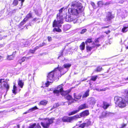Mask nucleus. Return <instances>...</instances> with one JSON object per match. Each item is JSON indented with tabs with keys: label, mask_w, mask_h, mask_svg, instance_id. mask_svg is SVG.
I'll return each instance as SVG.
<instances>
[{
	"label": "nucleus",
	"mask_w": 128,
	"mask_h": 128,
	"mask_svg": "<svg viewBox=\"0 0 128 128\" xmlns=\"http://www.w3.org/2000/svg\"><path fill=\"white\" fill-rule=\"evenodd\" d=\"M90 91L89 89H88L85 92L84 94L82 96V98H85L87 97L89 95V92Z\"/></svg>",
	"instance_id": "obj_22"
},
{
	"label": "nucleus",
	"mask_w": 128,
	"mask_h": 128,
	"mask_svg": "<svg viewBox=\"0 0 128 128\" xmlns=\"http://www.w3.org/2000/svg\"><path fill=\"white\" fill-rule=\"evenodd\" d=\"M127 96H125L124 99L118 96H115L114 100L116 104H117L119 107L123 108L128 104V90L126 92Z\"/></svg>",
	"instance_id": "obj_4"
},
{
	"label": "nucleus",
	"mask_w": 128,
	"mask_h": 128,
	"mask_svg": "<svg viewBox=\"0 0 128 128\" xmlns=\"http://www.w3.org/2000/svg\"><path fill=\"white\" fill-rule=\"evenodd\" d=\"M118 14L122 18H123L127 16V12L124 9L120 10H118Z\"/></svg>",
	"instance_id": "obj_10"
},
{
	"label": "nucleus",
	"mask_w": 128,
	"mask_h": 128,
	"mask_svg": "<svg viewBox=\"0 0 128 128\" xmlns=\"http://www.w3.org/2000/svg\"><path fill=\"white\" fill-rule=\"evenodd\" d=\"M46 44V43L44 42L42 43H41L39 45V47H42Z\"/></svg>",
	"instance_id": "obj_43"
},
{
	"label": "nucleus",
	"mask_w": 128,
	"mask_h": 128,
	"mask_svg": "<svg viewBox=\"0 0 128 128\" xmlns=\"http://www.w3.org/2000/svg\"><path fill=\"white\" fill-rule=\"evenodd\" d=\"M32 16V15L31 14H29L27 15L26 16V17L25 18H26V21H27L28 20V18H31Z\"/></svg>",
	"instance_id": "obj_36"
},
{
	"label": "nucleus",
	"mask_w": 128,
	"mask_h": 128,
	"mask_svg": "<svg viewBox=\"0 0 128 128\" xmlns=\"http://www.w3.org/2000/svg\"><path fill=\"white\" fill-rule=\"evenodd\" d=\"M99 42V41L98 39H97L95 40V41L93 43V44L94 45V46H96V47H98L100 45V44H96V43H98Z\"/></svg>",
	"instance_id": "obj_27"
},
{
	"label": "nucleus",
	"mask_w": 128,
	"mask_h": 128,
	"mask_svg": "<svg viewBox=\"0 0 128 128\" xmlns=\"http://www.w3.org/2000/svg\"><path fill=\"white\" fill-rule=\"evenodd\" d=\"M90 4L94 8H96L95 6V4L94 2H91L90 3Z\"/></svg>",
	"instance_id": "obj_44"
},
{
	"label": "nucleus",
	"mask_w": 128,
	"mask_h": 128,
	"mask_svg": "<svg viewBox=\"0 0 128 128\" xmlns=\"http://www.w3.org/2000/svg\"><path fill=\"white\" fill-rule=\"evenodd\" d=\"M98 76L96 75L91 76V78L90 79V80L95 81L97 78Z\"/></svg>",
	"instance_id": "obj_29"
},
{
	"label": "nucleus",
	"mask_w": 128,
	"mask_h": 128,
	"mask_svg": "<svg viewBox=\"0 0 128 128\" xmlns=\"http://www.w3.org/2000/svg\"><path fill=\"white\" fill-rule=\"evenodd\" d=\"M38 18H34L33 19V20L34 21H36L38 20Z\"/></svg>",
	"instance_id": "obj_60"
},
{
	"label": "nucleus",
	"mask_w": 128,
	"mask_h": 128,
	"mask_svg": "<svg viewBox=\"0 0 128 128\" xmlns=\"http://www.w3.org/2000/svg\"><path fill=\"white\" fill-rule=\"evenodd\" d=\"M60 70H58V68H55L54 70L49 73L47 76V82L46 83V86L48 87L49 85V83L53 82L54 80L55 77L59 76L60 74Z\"/></svg>",
	"instance_id": "obj_2"
},
{
	"label": "nucleus",
	"mask_w": 128,
	"mask_h": 128,
	"mask_svg": "<svg viewBox=\"0 0 128 128\" xmlns=\"http://www.w3.org/2000/svg\"><path fill=\"white\" fill-rule=\"evenodd\" d=\"M109 26H105L104 27H101V29H102L104 28H108L109 27Z\"/></svg>",
	"instance_id": "obj_52"
},
{
	"label": "nucleus",
	"mask_w": 128,
	"mask_h": 128,
	"mask_svg": "<svg viewBox=\"0 0 128 128\" xmlns=\"http://www.w3.org/2000/svg\"><path fill=\"white\" fill-rule=\"evenodd\" d=\"M124 2V0H121L119 2V3L121 4H122Z\"/></svg>",
	"instance_id": "obj_62"
},
{
	"label": "nucleus",
	"mask_w": 128,
	"mask_h": 128,
	"mask_svg": "<svg viewBox=\"0 0 128 128\" xmlns=\"http://www.w3.org/2000/svg\"><path fill=\"white\" fill-rule=\"evenodd\" d=\"M74 98L77 99H80L81 98L82 96L80 94H77L76 93L74 94Z\"/></svg>",
	"instance_id": "obj_20"
},
{
	"label": "nucleus",
	"mask_w": 128,
	"mask_h": 128,
	"mask_svg": "<svg viewBox=\"0 0 128 128\" xmlns=\"http://www.w3.org/2000/svg\"><path fill=\"white\" fill-rule=\"evenodd\" d=\"M26 18H24L23 20L20 22V24L21 26L24 25L26 22Z\"/></svg>",
	"instance_id": "obj_37"
},
{
	"label": "nucleus",
	"mask_w": 128,
	"mask_h": 128,
	"mask_svg": "<svg viewBox=\"0 0 128 128\" xmlns=\"http://www.w3.org/2000/svg\"><path fill=\"white\" fill-rule=\"evenodd\" d=\"M79 116H64L62 119V120L64 122H71L73 120L76 118H80Z\"/></svg>",
	"instance_id": "obj_8"
},
{
	"label": "nucleus",
	"mask_w": 128,
	"mask_h": 128,
	"mask_svg": "<svg viewBox=\"0 0 128 128\" xmlns=\"http://www.w3.org/2000/svg\"><path fill=\"white\" fill-rule=\"evenodd\" d=\"M59 106V104L58 103L56 104H54L53 107L54 108H57Z\"/></svg>",
	"instance_id": "obj_45"
},
{
	"label": "nucleus",
	"mask_w": 128,
	"mask_h": 128,
	"mask_svg": "<svg viewBox=\"0 0 128 128\" xmlns=\"http://www.w3.org/2000/svg\"><path fill=\"white\" fill-rule=\"evenodd\" d=\"M111 3H111V2H106V4H109Z\"/></svg>",
	"instance_id": "obj_64"
},
{
	"label": "nucleus",
	"mask_w": 128,
	"mask_h": 128,
	"mask_svg": "<svg viewBox=\"0 0 128 128\" xmlns=\"http://www.w3.org/2000/svg\"><path fill=\"white\" fill-rule=\"evenodd\" d=\"M3 57L0 56V61H2L3 60Z\"/></svg>",
	"instance_id": "obj_54"
},
{
	"label": "nucleus",
	"mask_w": 128,
	"mask_h": 128,
	"mask_svg": "<svg viewBox=\"0 0 128 128\" xmlns=\"http://www.w3.org/2000/svg\"><path fill=\"white\" fill-rule=\"evenodd\" d=\"M98 6H101L103 5V2L102 1H99L97 3Z\"/></svg>",
	"instance_id": "obj_38"
},
{
	"label": "nucleus",
	"mask_w": 128,
	"mask_h": 128,
	"mask_svg": "<svg viewBox=\"0 0 128 128\" xmlns=\"http://www.w3.org/2000/svg\"><path fill=\"white\" fill-rule=\"evenodd\" d=\"M88 108V106L85 103L82 104L79 107L78 110H74L73 111L69 112L68 114V115L70 116L72 115L77 113L80 110L86 109Z\"/></svg>",
	"instance_id": "obj_7"
},
{
	"label": "nucleus",
	"mask_w": 128,
	"mask_h": 128,
	"mask_svg": "<svg viewBox=\"0 0 128 128\" xmlns=\"http://www.w3.org/2000/svg\"><path fill=\"white\" fill-rule=\"evenodd\" d=\"M39 46H36V47L34 48V50H35V51L38 49L39 48Z\"/></svg>",
	"instance_id": "obj_53"
},
{
	"label": "nucleus",
	"mask_w": 128,
	"mask_h": 128,
	"mask_svg": "<svg viewBox=\"0 0 128 128\" xmlns=\"http://www.w3.org/2000/svg\"><path fill=\"white\" fill-rule=\"evenodd\" d=\"M110 106V104L106 102H103V108L104 109H107Z\"/></svg>",
	"instance_id": "obj_19"
},
{
	"label": "nucleus",
	"mask_w": 128,
	"mask_h": 128,
	"mask_svg": "<svg viewBox=\"0 0 128 128\" xmlns=\"http://www.w3.org/2000/svg\"><path fill=\"white\" fill-rule=\"evenodd\" d=\"M63 85L61 84L58 86L57 90H53V92L54 94H56V96H58L60 92L61 94L64 96L66 99L68 100H70L72 99V97L70 95L67 94L70 92V91H64L62 86Z\"/></svg>",
	"instance_id": "obj_3"
},
{
	"label": "nucleus",
	"mask_w": 128,
	"mask_h": 128,
	"mask_svg": "<svg viewBox=\"0 0 128 128\" xmlns=\"http://www.w3.org/2000/svg\"><path fill=\"white\" fill-rule=\"evenodd\" d=\"M4 87L6 90V92H7L9 88V85L6 82L4 84Z\"/></svg>",
	"instance_id": "obj_25"
},
{
	"label": "nucleus",
	"mask_w": 128,
	"mask_h": 128,
	"mask_svg": "<svg viewBox=\"0 0 128 128\" xmlns=\"http://www.w3.org/2000/svg\"><path fill=\"white\" fill-rule=\"evenodd\" d=\"M20 1H21V3L22 4V3L24 2L25 0H18Z\"/></svg>",
	"instance_id": "obj_61"
},
{
	"label": "nucleus",
	"mask_w": 128,
	"mask_h": 128,
	"mask_svg": "<svg viewBox=\"0 0 128 128\" xmlns=\"http://www.w3.org/2000/svg\"><path fill=\"white\" fill-rule=\"evenodd\" d=\"M85 126H86L84 123L81 124L79 126V127L82 128H84Z\"/></svg>",
	"instance_id": "obj_41"
},
{
	"label": "nucleus",
	"mask_w": 128,
	"mask_h": 128,
	"mask_svg": "<svg viewBox=\"0 0 128 128\" xmlns=\"http://www.w3.org/2000/svg\"><path fill=\"white\" fill-rule=\"evenodd\" d=\"M91 122L89 120H86L84 123L86 126L88 127L91 124Z\"/></svg>",
	"instance_id": "obj_23"
},
{
	"label": "nucleus",
	"mask_w": 128,
	"mask_h": 128,
	"mask_svg": "<svg viewBox=\"0 0 128 128\" xmlns=\"http://www.w3.org/2000/svg\"><path fill=\"white\" fill-rule=\"evenodd\" d=\"M54 119V118H52L50 119H46L44 122H41V124L44 128H48L49 127L50 125L53 122V120Z\"/></svg>",
	"instance_id": "obj_6"
},
{
	"label": "nucleus",
	"mask_w": 128,
	"mask_h": 128,
	"mask_svg": "<svg viewBox=\"0 0 128 128\" xmlns=\"http://www.w3.org/2000/svg\"><path fill=\"white\" fill-rule=\"evenodd\" d=\"M71 66V64L70 63H66L64 64L62 66V67H58V70H60V74L61 75V72L62 71L64 70V73H65L66 72L68 71L69 69Z\"/></svg>",
	"instance_id": "obj_9"
},
{
	"label": "nucleus",
	"mask_w": 128,
	"mask_h": 128,
	"mask_svg": "<svg viewBox=\"0 0 128 128\" xmlns=\"http://www.w3.org/2000/svg\"><path fill=\"white\" fill-rule=\"evenodd\" d=\"M114 16L110 12H108L106 16L107 20H110L114 18Z\"/></svg>",
	"instance_id": "obj_16"
},
{
	"label": "nucleus",
	"mask_w": 128,
	"mask_h": 128,
	"mask_svg": "<svg viewBox=\"0 0 128 128\" xmlns=\"http://www.w3.org/2000/svg\"><path fill=\"white\" fill-rule=\"evenodd\" d=\"M20 126L19 125H16V126H15L14 128H19Z\"/></svg>",
	"instance_id": "obj_57"
},
{
	"label": "nucleus",
	"mask_w": 128,
	"mask_h": 128,
	"mask_svg": "<svg viewBox=\"0 0 128 128\" xmlns=\"http://www.w3.org/2000/svg\"><path fill=\"white\" fill-rule=\"evenodd\" d=\"M16 87L15 85L14 86L13 88V90H12V92L14 94H16Z\"/></svg>",
	"instance_id": "obj_33"
},
{
	"label": "nucleus",
	"mask_w": 128,
	"mask_h": 128,
	"mask_svg": "<svg viewBox=\"0 0 128 128\" xmlns=\"http://www.w3.org/2000/svg\"><path fill=\"white\" fill-rule=\"evenodd\" d=\"M35 12L36 14L38 16H39L41 14L42 10L40 8H39L38 10H36Z\"/></svg>",
	"instance_id": "obj_21"
},
{
	"label": "nucleus",
	"mask_w": 128,
	"mask_h": 128,
	"mask_svg": "<svg viewBox=\"0 0 128 128\" xmlns=\"http://www.w3.org/2000/svg\"><path fill=\"white\" fill-rule=\"evenodd\" d=\"M89 112L88 110H86L81 113L80 114V116L81 117H84L86 116L89 114Z\"/></svg>",
	"instance_id": "obj_13"
},
{
	"label": "nucleus",
	"mask_w": 128,
	"mask_h": 128,
	"mask_svg": "<svg viewBox=\"0 0 128 128\" xmlns=\"http://www.w3.org/2000/svg\"><path fill=\"white\" fill-rule=\"evenodd\" d=\"M20 46L23 47H27L30 45V44L28 42H21L20 44Z\"/></svg>",
	"instance_id": "obj_14"
},
{
	"label": "nucleus",
	"mask_w": 128,
	"mask_h": 128,
	"mask_svg": "<svg viewBox=\"0 0 128 128\" xmlns=\"http://www.w3.org/2000/svg\"><path fill=\"white\" fill-rule=\"evenodd\" d=\"M85 43L84 42H82L80 46V48L82 50H83L85 48Z\"/></svg>",
	"instance_id": "obj_26"
},
{
	"label": "nucleus",
	"mask_w": 128,
	"mask_h": 128,
	"mask_svg": "<svg viewBox=\"0 0 128 128\" xmlns=\"http://www.w3.org/2000/svg\"><path fill=\"white\" fill-rule=\"evenodd\" d=\"M95 47H96V46H95L94 45L93 46H92V47H90V50H92L93 49V48H94Z\"/></svg>",
	"instance_id": "obj_55"
},
{
	"label": "nucleus",
	"mask_w": 128,
	"mask_h": 128,
	"mask_svg": "<svg viewBox=\"0 0 128 128\" xmlns=\"http://www.w3.org/2000/svg\"><path fill=\"white\" fill-rule=\"evenodd\" d=\"M95 47H96V46H95L94 45L93 46H92V47H90V50H92L93 49V48H94Z\"/></svg>",
	"instance_id": "obj_56"
},
{
	"label": "nucleus",
	"mask_w": 128,
	"mask_h": 128,
	"mask_svg": "<svg viewBox=\"0 0 128 128\" xmlns=\"http://www.w3.org/2000/svg\"><path fill=\"white\" fill-rule=\"evenodd\" d=\"M69 5L71 6V8H69L68 9L70 15H66L65 20L67 22H71L74 20V21H75L74 22V23H77L78 19L74 18L70 15L77 16L79 13L83 10L82 4L80 2H73Z\"/></svg>",
	"instance_id": "obj_1"
},
{
	"label": "nucleus",
	"mask_w": 128,
	"mask_h": 128,
	"mask_svg": "<svg viewBox=\"0 0 128 128\" xmlns=\"http://www.w3.org/2000/svg\"><path fill=\"white\" fill-rule=\"evenodd\" d=\"M87 31V29H84L82 30L81 32H80V33L81 34H84L85 32Z\"/></svg>",
	"instance_id": "obj_39"
},
{
	"label": "nucleus",
	"mask_w": 128,
	"mask_h": 128,
	"mask_svg": "<svg viewBox=\"0 0 128 128\" xmlns=\"http://www.w3.org/2000/svg\"><path fill=\"white\" fill-rule=\"evenodd\" d=\"M47 103V101L46 100H43L41 101L40 102V104L42 105H46Z\"/></svg>",
	"instance_id": "obj_30"
},
{
	"label": "nucleus",
	"mask_w": 128,
	"mask_h": 128,
	"mask_svg": "<svg viewBox=\"0 0 128 128\" xmlns=\"http://www.w3.org/2000/svg\"><path fill=\"white\" fill-rule=\"evenodd\" d=\"M92 39L88 38L87 40L85 42V43L86 45H87L88 43L92 42Z\"/></svg>",
	"instance_id": "obj_31"
},
{
	"label": "nucleus",
	"mask_w": 128,
	"mask_h": 128,
	"mask_svg": "<svg viewBox=\"0 0 128 128\" xmlns=\"http://www.w3.org/2000/svg\"><path fill=\"white\" fill-rule=\"evenodd\" d=\"M110 113V112L107 111L103 112H102L101 115L100 116V118H103L108 116Z\"/></svg>",
	"instance_id": "obj_12"
},
{
	"label": "nucleus",
	"mask_w": 128,
	"mask_h": 128,
	"mask_svg": "<svg viewBox=\"0 0 128 128\" xmlns=\"http://www.w3.org/2000/svg\"><path fill=\"white\" fill-rule=\"evenodd\" d=\"M14 56L11 55L10 56H8L7 58L8 60H13L14 58Z\"/></svg>",
	"instance_id": "obj_28"
},
{
	"label": "nucleus",
	"mask_w": 128,
	"mask_h": 128,
	"mask_svg": "<svg viewBox=\"0 0 128 128\" xmlns=\"http://www.w3.org/2000/svg\"><path fill=\"white\" fill-rule=\"evenodd\" d=\"M36 124H34L30 125L28 128H34L36 126Z\"/></svg>",
	"instance_id": "obj_42"
},
{
	"label": "nucleus",
	"mask_w": 128,
	"mask_h": 128,
	"mask_svg": "<svg viewBox=\"0 0 128 128\" xmlns=\"http://www.w3.org/2000/svg\"><path fill=\"white\" fill-rule=\"evenodd\" d=\"M35 51L34 50H29L30 52L32 54H34L35 52Z\"/></svg>",
	"instance_id": "obj_46"
},
{
	"label": "nucleus",
	"mask_w": 128,
	"mask_h": 128,
	"mask_svg": "<svg viewBox=\"0 0 128 128\" xmlns=\"http://www.w3.org/2000/svg\"><path fill=\"white\" fill-rule=\"evenodd\" d=\"M71 28V26L68 24H65L64 26L63 29L64 31H66L70 29Z\"/></svg>",
	"instance_id": "obj_15"
},
{
	"label": "nucleus",
	"mask_w": 128,
	"mask_h": 128,
	"mask_svg": "<svg viewBox=\"0 0 128 128\" xmlns=\"http://www.w3.org/2000/svg\"><path fill=\"white\" fill-rule=\"evenodd\" d=\"M18 85L21 88H22L24 85V82L22 80H20V78L18 79Z\"/></svg>",
	"instance_id": "obj_17"
},
{
	"label": "nucleus",
	"mask_w": 128,
	"mask_h": 128,
	"mask_svg": "<svg viewBox=\"0 0 128 128\" xmlns=\"http://www.w3.org/2000/svg\"><path fill=\"white\" fill-rule=\"evenodd\" d=\"M48 40L49 42H50L52 40V38L50 36H48Z\"/></svg>",
	"instance_id": "obj_49"
},
{
	"label": "nucleus",
	"mask_w": 128,
	"mask_h": 128,
	"mask_svg": "<svg viewBox=\"0 0 128 128\" xmlns=\"http://www.w3.org/2000/svg\"><path fill=\"white\" fill-rule=\"evenodd\" d=\"M102 67L99 66L97 68V69L96 70V71L97 72H100L102 70Z\"/></svg>",
	"instance_id": "obj_40"
},
{
	"label": "nucleus",
	"mask_w": 128,
	"mask_h": 128,
	"mask_svg": "<svg viewBox=\"0 0 128 128\" xmlns=\"http://www.w3.org/2000/svg\"><path fill=\"white\" fill-rule=\"evenodd\" d=\"M34 128H41L39 124H38L36 125V126Z\"/></svg>",
	"instance_id": "obj_47"
},
{
	"label": "nucleus",
	"mask_w": 128,
	"mask_h": 128,
	"mask_svg": "<svg viewBox=\"0 0 128 128\" xmlns=\"http://www.w3.org/2000/svg\"><path fill=\"white\" fill-rule=\"evenodd\" d=\"M26 58L25 57H24L22 58L21 59V60L22 61V62H24L25 61V59Z\"/></svg>",
	"instance_id": "obj_50"
},
{
	"label": "nucleus",
	"mask_w": 128,
	"mask_h": 128,
	"mask_svg": "<svg viewBox=\"0 0 128 128\" xmlns=\"http://www.w3.org/2000/svg\"><path fill=\"white\" fill-rule=\"evenodd\" d=\"M110 30H108L107 31H106L104 32V33H106V34H108L109 33H110Z\"/></svg>",
	"instance_id": "obj_51"
},
{
	"label": "nucleus",
	"mask_w": 128,
	"mask_h": 128,
	"mask_svg": "<svg viewBox=\"0 0 128 128\" xmlns=\"http://www.w3.org/2000/svg\"><path fill=\"white\" fill-rule=\"evenodd\" d=\"M4 80V79H0V83H1L2 82V80Z\"/></svg>",
	"instance_id": "obj_63"
},
{
	"label": "nucleus",
	"mask_w": 128,
	"mask_h": 128,
	"mask_svg": "<svg viewBox=\"0 0 128 128\" xmlns=\"http://www.w3.org/2000/svg\"><path fill=\"white\" fill-rule=\"evenodd\" d=\"M64 8H61L59 10V13L57 14V20H55L53 23V27H58L60 24H62L63 22V18L62 13Z\"/></svg>",
	"instance_id": "obj_5"
},
{
	"label": "nucleus",
	"mask_w": 128,
	"mask_h": 128,
	"mask_svg": "<svg viewBox=\"0 0 128 128\" xmlns=\"http://www.w3.org/2000/svg\"><path fill=\"white\" fill-rule=\"evenodd\" d=\"M128 30V25L126 24L123 26V28L122 30V32H126Z\"/></svg>",
	"instance_id": "obj_18"
},
{
	"label": "nucleus",
	"mask_w": 128,
	"mask_h": 128,
	"mask_svg": "<svg viewBox=\"0 0 128 128\" xmlns=\"http://www.w3.org/2000/svg\"><path fill=\"white\" fill-rule=\"evenodd\" d=\"M126 124H122V128H123L125 126H126Z\"/></svg>",
	"instance_id": "obj_58"
},
{
	"label": "nucleus",
	"mask_w": 128,
	"mask_h": 128,
	"mask_svg": "<svg viewBox=\"0 0 128 128\" xmlns=\"http://www.w3.org/2000/svg\"><path fill=\"white\" fill-rule=\"evenodd\" d=\"M64 49H63L60 51V52L59 54V56L58 58V59L59 58L60 56H62L63 54V52H64Z\"/></svg>",
	"instance_id": "obj_34"
},
{
	"label": "nucleus",
	"mask_w": 128,
	"mask_h": 128,
	"mask_svg": "<svg viewBox=\"0 0 128 128\" xmlns=\"http://www.w3.org/2000/svg\"><path fill=\"white\" fill-rule=\"evenodd\" d=\"M86 49L88 51H90V47L88 46H86Z\"/></svg>",
	"instance_id": "obj_48"
},
{
	"label": "nucleus",
	"mask_w": 128,
	"mask_h": 128,
	"mask_svg": "<svg viewBox=\"0 0 128 128\" xmlns=\"http://www.w3.org/2000/svg\"><path fill=\"white\" fill-rule=\"evenodd\" d=\"M38 108L36 106H35L33 107H32L30 109L28 110V112H32L38 109Z\"/></svg>",
	"instance_id": "obj_24"
},
{
	"label": "nucleus",
	"mask_w": 128,
	"mask_h": 128,
	"mask_svg": "<svg viewBox=\"0 0 128 128\" xmlns=\"http://www.w3.org/2000/svg\"><path fill=\"white\" fill-rule=\"evenodd\" d=\"M53 31L54 32L56 31L58 32H61V30L58 28H54L53 30Z\"/></svg>",
	"instance_id": "obj_32"
},
{
	"label": "nucleus",
	"mask_w": 128,
	"mask_h": 128,
	"mask_svg": "<svg viewBox=\"0 0 128 128\" xmlns=\"http://www.w3.org/2000/svg\"><path fill=\"white\" fill-rule=\"evenodd\" d=\"M16 51L13 52L12 54V55L14 56H14H15L16 54Z\"/></svg>",
	"instance_id": "obj_59"
},
{
	"label": "nucleus",
	"mask_w": 128,
	"mask_h": 128,
	"mask_svg": "<svg viewBox=\"0 0 128 128\" xmlns=\"http://www.w3.org/2000/svg\"><path fill=\"white\" fill-rule=\"evenodd\" d=\"M18 0H14L12 3L14 6H16L18 4Z\"/></svg>",
	"instance_id": "obj_35"
},
{
	"label": "nucleus",
	"mask_w": 128,
	"mask_h": 128,
	"mask_svg": "<svg viewBox=\"0 0 128 128\" xmlns=\"http://www.w3.org/2000/svg\"><path fill=\"white\" fill-rule=\"evenodd\" d=\"M96 101V100L94 98L91 97L89 99L88 102L90 104L92 105L94 104Z\"/></svg>",
	"instance_id": "obj_11"
}]
</instances>
